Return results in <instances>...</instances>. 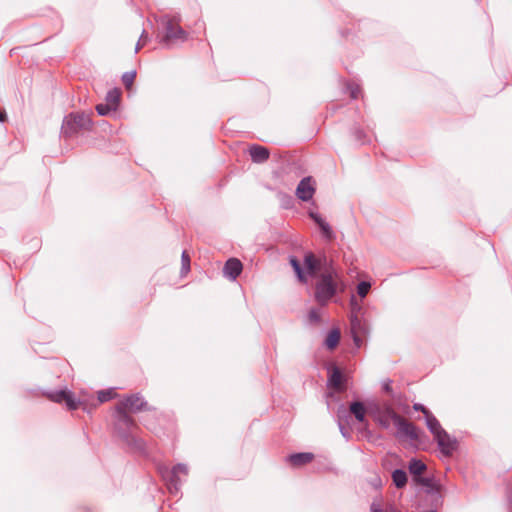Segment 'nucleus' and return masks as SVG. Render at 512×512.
Masks as SVG:
<instances>
[{
    "instance_id": "f257e3e1",
    "label": "nucleus",
    "mask_w": 512,
    "mask_h": 512,
    "mask_svg": "<svg viewBox=\"0 0 512 512\" xmlns=\"http://www.w3.org/2000/svg\"><path fill=\"white\" fill-rule=\"evenodd\" d=\"M162 30L158 33L159 42L166 48H172L178 42H185L187 32L179 25V16L162 15L157 19Z\"/></svg>"
},
{
    "instance_id": "9d476101",
    "label": "nucleus",
    "mask_w": 512,
    "mask_h": 512,
    "mask_svg": "<svg viewBox=\"0 0 512 512\" xmlns=\"http://www.w3.org/2000/svg\"><path fill=\"white\" fill-rule=\"evenodd\" d=\"M394 425L398 430V437H406L411 441H417L419 439V433L416 426L413 423L407 421L402 416L394 422Z\"/></svg>"
},
{
    "instance_id": "79ce46f5",
    "label": "nucleus",
    "mask_w": 512,
    "mask_h": 512,
    "mask_svg": "<svg viewBox=\"0 0 512 512\" xmlns=\"http://www.w3.org/2000/svg\"><path fill=\"white\" fill-rule=\"evenodd\" d=\"M309 216L310 218L314 221V223L317 225L319 224L320 222H322L324 219L321 217L320 214H318L317 212H310L309 213Z\"/></svg>"
},
{
    "instance_id": "2eb2a0df",
    "label": "nucleus",
    "mask_w": 512,
    "mask_h": 512,
    "mask_svg": "<svg viewBox=\"0 0 512 512\" xmlns=\"http://www.w3.org/2000/svg\"><path fill=\"white\" fill-rule=\"evenodd\" d=\"M242 270L243 265L237 258L228 259L223 267L224 275L230 280H236V278L241 274Z\"/></svg>"
},
{
    "instance_id": "f3484780",
    "label": "nucleus",
    "mask_w": 512,
    "mask_h": 512,
    "mask_svg": "<svg viewBox=\"0 0 512 512\" xmlns=\"http://www.w3.org/2000/svg\"><path fill=\"white\" fill-rule=\"evenodd\" d=\"M314 459V454L310 452H299L290 454L287 457L288 462L294 466L299 467L310 463Z\"/></svg>"
},
{
    "instance_id": "39448f33",
    "label": "nucleus",
    "mask_w": 512,
    "mask_h": 512,
    "mask_svg": "<svg viewBox=\"0 0 512 512\" xmlns=\"http://www.w3.org/2000/svg\"><path fill=\"white\" fill-rule=\"evenodd\" d=\"M304 272L306 273V284L309 278H320L324 271H332L335 268L325 254L316 256L313 252H306L303 259Z\"/></svg>"
},
{
    "instance_id": "c9c22d12",
    "label": "nucleus",
    "mask_w": 512,
    "mask_h": 512,
    "mask_svg": "<svg viewBox=\"0 0 512 512\" xmlns=\"http://www.w3.org/2000/svg\"><path fill=\"white\" fill-rule=\"evenodd\" d=\"M347 90L350 94V97L352 99H357L360 93V86L355 83H348L347 84Z\"/></svg>"
},
{
    "instance_id": "4be33fe9",
    "label": "nucleus",
    "mask_w": 512,
    "mask_h": 512,
    "mask_svg": "<svg viewBox=\"0 0 512 512\" xmlns=\"http://www.w3.org/2000/svg\"><path fill=\"white\" fill-rule=\"evenodd\" d=\"M392 481L398 489L404 488L408 481L406 471L400 468L395 469L392 472Z\"/></svg>"
},
{
    "instance_id": "e433bc0d",
    "label": "nucleus",
    "mask_w": 512,
    "mask_h": 512,
    "mask_svg": "<svg viewBox=\"0 0 512 512\" xmlns=\"http://www.w3.org/2000/svg\"><path fill=\"white\" fill-rule=\"evenodd\" d=\"M354 136L356 141L359 142L360 144H365L366 142L369 141L367 135L360 128H355Z\"/></svg>"
},
{
    "instance_id": "f8f14e48",
    "label": "nucleus",
    "mask_w": 512,
    "mask_h": 512,
    "mask_svg": "<svg viewBox=\"0 0 512 512\" xmlns=\"http://www.w3.org/2000/svg\"><path fill=\"white\" fill-rule=\"evenodd\" d=\"M350 326L353 342L356 348L359 349L362 345L361 336L366 334L367 329L361 320L354 314L350 317Z\"/></svg>"
},
{
    "instance_id": "ddd939ff",
    "label": "nucleus",
    "mask_w": 512,
    "mask_h": 512,
    "mask_svg": "<svg viewBox=\"0 0 512 512\" xmlns=\"http://www.w3.org/2000/svg\"><path fill=\"white\" fill-rule=\"evenodd\" d=\"M315 188L311 184V177H304L296 188V196L302 201H309L313 198Z\"/></svg>"
},
{
    "instance_id": "dca6fc26",
    "label": "nucleus",
    "mask_w": 512,
    "mask_h": 512,
    "mask_svg": "<svg viewBox=\"0 0 512 512\" xmlns=\"http://www.w3.org/2000/svg\"><path fill=\"white\" fill-rule=\"evenodd\" d=\"M249 154L254 163H263L269 159V150L261 145L254 144L249 148Z\"/></svg>"
},
{
    "instance_id": "6ab92c4d",
    "label": "nucleus",
    "mask_w": 512,
    "mask_h": 512,
    "mask_svg": "<svg viewBox=\"0 0 512 512\" xmlns=\"http://www.w3.org/2000/svg\"><path fill=\"white\" fill-rule=\"evenodd\" d=\"M408 469H409V472L414 476V479H415V478H419L420 476H422V474L426 471L427 466L423 461H421L417 458H412L409 461Z\"/></svg>"
},
{
    "instance_id": "473e14b6",
    "label": "nucleus",
    "mask_w": 512,
    "mask_h": 512,
    "mask_svg": "<svg viewBox=\"0 0 512 512\" xmlns=\"http://www.w3.org/2000/svg\"><path fill=\"white\" fill-rule=\"evenodd\" d=\"M96 111L100 116H106L112 111H116L115 109H112V106H110L107 103H100L96 106Z\"/></svg>"
},
{
    "instance_id": "58836bf2",
    "label": "nucleus",
    "mask_w": 512,
    "mask_h": 512,
    "mask_svg": "<svg viewBox=\"0 0 512 512\" xmlns=\"http://www.w3.org/2000/svg\"><path fill=\"white\" fill-rule=\"evenodd\" d=\"M416 483L424 486V487H431L432 486V479L427 477L420 476L419 478H415L414 480Z\"/></svg>"
},
{
    "instance_id": "c03bdc74",
    "label": "nucleus",
    "mask_w": 512,
    "mask_h": 512,
    "mask_svg": "<svg viewBox=\"0 0 512 512\" xmlns=\"http://www.w3.org/2000/svg\"><path fill=\"white\" fill-rule=\"evenodd\" d=\"M507 499L510 507L512 508V487H509L507 490Z\"/></svg>"
},
{
    "instance_id": "7c9ffc66",
    "label": "nucleus",
    "mask_w": 512,
    "mask_h": 512,
    "mask_svg": "<svg viewBox=\"0 0 512 512\" xmlns=\"http://www.w3.org/2000/svg\"><path fill=\"white\" fill-rule=\"evenodd\" d=\"M370 511L371 512H398L397 509L390 505L386 510L382 508L381 504L377 502H372L370 505Z\"/></svg>"
},
{
    "instance_id": "cd10ccee",
    "label": "nucleus",
    "mask_w": 512,
    "mask_h": 512,
    "mask_svg": "<svg viewBox=\"0 0 512 512\" xmlns=\"http://www.w3.org/2000/svg\"><path fill=\"white\" fill-rule=\"evenodd\" d=\"M381 414H384L387 417H390L393 423L401 417V415H399L393 409V407L388 403H385L384 405H382V413Z\"/></svg>"
},
{
    "instance_id": "9b49d317",
    "label": "nucleus",
    "mask_w": 512,
    "mask_h": 512,
    "mask_svg": "<svg viewBox=\"0 0 512 512\" xmlns=\"http://www.w3.org/2000/svg\"><path fill=\"white\" fill-rule=\"evenodd\" d=\"M435 441L437 442L440 452L446 457L452 456L454 451H456L458 448L457 439L451 437L447 431L446 435H440L435 439Z\"/></svg>"
},
{
    "instance_id": "a18cd8bd",
    "label": "nucleus",
    "mask_w": 512,
    "mask_h": 512,
    "mask_svg": "<svg viewBox=\"0 0 512 512\" xmlns=\"http://www.w3.org/2000/svg\"><path fill=\"white\" fill-rule=\"evenodd\" d=\"M7 114L5 111H0V122H4L6 120Z\"/></svg>"
},
{
    "instance_id": "2f4dec72",
    "label": "nucleus",
    "mask_w": 512,
    "mask_h": 512,
    "mask_svg": "<svg viewBox=\"0 0 512 512\" xmlns=\"http://www.w3.org/2000/svg\"><path fill=\"white\" fill-rule=\"evenodd\" d=\"M136 77V71H128L122 75V82L125 87H130Z\"/></svg>"
},
{
    "instance_id": "423d86ee",
    "label": "nucleus",
    "mask_w": 512,
    "mask_h": 512,
    "mask_svg": "<svg viewBox=\"0 0 512 512\" xmlns=\"http://www.w3.org/2000/svg\"><path fill=\"white\" fill-rule=\"evenodd\" d=\"M158 470L163 480L166 482L169 492L171 494L178 493L183 483V480L180 478V475H188L187 465L179 463L173 466L171 469L168 468L167 466L162 465L159 466Z\"/></svg>"
},
{
    "instance_id": "c85d7f7f",
    "label": "nucleus",
    "mask_w": 512,
    "mask_h": 512,
    "mask_svg": "<svg viewBox=\"0 0 512 512\" xmlns=\"http://www.w3.org/2000/svg\"><path fill=\"white\" fill-rule=\"evenodd\" d=\"M190 271V257L187 251H183L181 255V274H187Z\"/></svg>"
},
{
    "instance_id": "5701e85b",
    "label": "nucleus",
    "mask_w": 512,
    "mask_h": 512,
    "mask_svg": "<svg viewBox=\"0 0 512 512\" xmlns=\"http://www.w3.org/2000/svg\"><path fill=\"white\" fill-rule=\"evenodd\" d=\"M121 98V90L118 88L111 89L107 92L105 100L106 103L112 106V109L117 110Z\"/></svg>"
},
{
    "instance_id": "72a5a7b5",
    "label": "nucleus",
    "mask_w": 512,
    "mask_h": 512,
    "mask_svg": "<svg viewBox=\"0 0 512 512\" xmlns=\"http://www.w3.org/2000/svg\"><path fill=\"white\" fill-rule=\"evenodd\" d=\"M391 421V418L384 414H381L377 419H375V422L383 429H389L391 426Z\"/></svg>"
},
{
    "instance_id": "bb28decb",
    "label": "nucleus",
    "mask_w": 512,
    "mask_h": 512,
    "mask_svg": "<svg viewBox=\"0 0 512 512\" xmlns=\"http://www.w3.org/2000/svg\"><path fill=\"white\" fill-rule=\"evenodd\" d=\"M367 414H369L374 420L377 419L382 413V405L376 402H369L367 405Z\"/></svg>"
},
{
    "instance_id": "c756f323",
    "label": "nucleus",
    "mask_w": 512,
    "mask_h": 512,
    "mask_svg": "<svg viewBox=\"0 0 512 512\" xmlns=\"http://www.w3.org/2000/svg\"><path fill=\"white\" fill-rule=\"evenodd\" d=\"M371 288V283L368 281H361L357 285V294L364 298L368 294L369 290Z\"/></svg>"
},
{
    "instance_id": "a878e982",
    "label": "nucleus",
    "mask_w": 512,
    "mask_h": 512,
    "mask_svg": "<svg viewBox=\"0 0 512 512\" xmlns=\"http://www.w3.org/2000/svg\"><path fill=\"white\" fill-rule=\"evenodd\" d=\"M116 396H117V393L115 392L114 388L100 390L98 392V400L101 403L108 402V401L116 398Z\"/></svg>"
},
{
    "instance_id": "393cba45",
    "label": "nucleus",
    "mask_w": 512,
    "mask_h": 512,
    "mask_svg": "<svg viewBox=\"0 0 512 512\" xmlns=\"http://www.w3.org/2000/svg\"><path fill=\"white\" fill-rule=\"evenodd\" d=\"M317 226L319 227L321 234L326 241L331 242L335 239L336 236L334 231L325 220L317 224Z\"/></svg>"
},
{
    "instance_id": "4c0bfd02",
    "label": "nucleus",
    "mask_w": 512,
    "mask_h": 512,
    "mask_svg": "<svg viewBox=\"0 0 512 512\" xmlns=\"http://www.w3.org/2000/svg\"><path fill=\"white\" fill-rule=\"evenodd\" d=\"M147 40H148V34L146 33L145 30H143L142 34L136 44V47H135L136 53L142 48V46L146 43Z\"/></svg>"
},
{
    "instance_id": "37998d69",
    "label": "nucleus",
    "mask_w": 512,
    "mask_h": 512,
    "mask_svg": "<svg viewBox=\"0 0 512 512\" xmlns=\"http://www.w3.org/2000/svg\"><path fill=\"white\" fill-rule=\"evenodd\" d=\"M350 303H351L353 311H360L361 307L356 302V298L354 295L351 296Z\"/></svg>"
},
{
    "instance_id": "aec40b11",
    "label": "nucleus",
    "mask_w": 512,
    "mask_h": 512,
    "mask_svg": "<svg viewBox=\"0 0 512 512\" xmlns=\"http://www.w3.org/2000/svg\"><path fill=\"white\" fill-rule=\"evenodd\" d=\"M289 263L293 268L298 281L302 284H306V273L304 272L303 264H301V262L295 256L290 257Z\"/></svg>"
},
{
    "instance_id": "7ed1b4c3",
    "label": "nucleus",
    "mask_w": 512,
    "mask_h": 512,
    "mask_svg": "<svg viewBox=\"0 0 512 512\" xmlns=\"http://www.w3.org/2000/svg\"><path fill=\"white\" fill-rule=\"evenodd\" d=\"M92 113L72 112L64 117L61 126V136L69 139L78 135L81 131H90L93 126Z\"/></svg>"
},
{
    "instance_id": "0eeeda50",
    "label": "nucleus",
    "mask_w": 512,
    "mask_h": 512,
    "mask_svg": "<svg viewBox=\"0 0 512 512\" xmlns=\"http://www.w3.org/2000/svg\"><path fill=\"white\" fill-rule=\"evenodd\" d=\"M115 410H122L126 412L129 410L132 412H139L154 410V408L149 406L145 399L139 393H136L129 395L125 397L123 400H121L116 405Z\"/></svg>"
},
{
    "instance_id": "a211bd4d",
    "label": "nucleus",
    "mask_w": 512,
    "mask_h": 512,
    "mask_svg": "<svg viewBox=\"0 0 512 512\" xmlns=\"http://www.w3.org/2000/svg\"><path fill=\"white\" fill-rule=\"evenodd\" d=\"M425 422L428 430L433 434L434 439L440 435H446V430L442 428L440 422L432 413L426 415Z\"/></svg>"
},
{
    "instance_id": "20e7f679",
    "label": "nucleus",
    "mask_w": 512,
    "mask_h": 512,
    "mask_svg": "<svg viewBox=\"0 0 512 512\" xmlns=\"http://www.w3.org/2000/svg\"><path fill=\"white\" fill-rule=\"evenodd\" d=\"M336 270L324 271L315 285L314 298L318 304L325 306L337 294Z\"/></svg>"
},
{
    "instance_id": "4468645a",
    "label": "nucleus",
    "mask_w": 512,
    "mask_h": 512,
    "mask_svg": "<svg viewBox=\"0 0 512 512\" xmlns=\"http://www.w3.org/2000/svg\"><path fill=\"white\" fill-rule=\"evenodd\" d=\"M349 413L352 414L358 422L365 424V431L367 433H370V431L367 428L368 422L366 420L367 407L363 402H351L349 405Z\"/></svg>"
},
{
    "instance_id": "6e6552de",
    "label": "nucleus",
    "mask_w": 512,
    "mask_h": 512,
    "mask_svg": "<svg viewBox=\"0 0 512 512\" xmlns=\"http://www.w3.org/2000/svg\"><path fill=\"white\" fill-rule=\"evenodd\" d=\"M328 378L327 386L337 392H345L347 389L348 377L344 372L335 364H331L327 367Z\"/></svg>"
},
{
    "instance_id": "1a4fd4ad",
    "label": "nucleus",
    "mask_w": 512,
    "mask_h": 512,
    "mask_svg": "<svg viewBox=\"0 0 512 512\" xmlns=\"http://www.w3.org/2000/svg\"><path fill=\"white\" fill-rule=\"evenodd\" d=\"M49 400L56 403H65L68 410H76L80 406V401L76 400L72 392L67 389H60L57 391L44 392Z\"/></svg>"
},
{
    "instance_id": "412c9836",
    "label": "nucleus",
    "mask_w": 512,
    "mask_h": 512,
    "mask_svg": "<svg viewBox=\"0 0 512 512\" xmlns=\"http://www.w3.org/2000/svg\"><path fill=\"white\" fill-rule=\"evenodd\" d=\"M337 417H338V426H339L341 435L346 440H349L351 438V433L349 432L348 428H346L345 425L343 424V420H344V418H348V414H347V411L344 409L343 405H341L339 407L338 412H337Z\"/></svg>"
},
{
    "instance_id": "f03ea898",
    "label": "nucleus",
    "mask_w": 512,
    "mask_h": 512,
    "mask_svg": "<svg viewBox=\"0 0 512 512\" xmlns=\"http://www.w3.org/2000/svg\"><path fill=\"white\" fill-rule=\"evenodd\" d=\"M115 412L116 420L114 428L117 435L130 448L136 451H144L145 442L133 434V430L137 428L135 420L126 411L115 410Z\"/></svg>"
},
{
    "instance_id": "f704fd0d",
    "label": "nucleus",
    "mask_w": 512,
    "mask_h": 512,
    "mask_svg": "<svg viewBox=\"0 0 512 512\" xmlns=\"http://www.w3.org/2000/svg\"><path fill=\"white\" fill-rule=\"evenodd\" d=\"M308 320L310 323L312 324H318L320 323L321 321V316H320V312L318 309L316 308H312L309 310V313H308Z\"/></svg>"
},
{
    "instance_id": "ea45409f",
    "label": "nucleus",
    "mask_w": 512,
    "mask_h": 512,
    "mask_svg": "<svg viewBox=\"0 0 512 512\" xmlns=\"http://www.w3.org/2000/svg\"><path fill=\"white\" fill-rule=\"evenodd\" d=\"M413 409L415 411H421L424 414V418L426 417V415H429V413H432L426 406H424L421 403H415L413 405Z\"/></svg>"
},
{
    "instance_id": "a19ab883",
    "label": "nucleus",
    "mask_w": 512,
    "mask_h": 512,
    "mask_svg": "<svg viewBox=\"0 0 512 512\" xmlns=\"http://www.w3.org/2000/svg\"><path fill=\"white\" fill-rule=\"evenodd\" d=\"M382 389L384 392H386L387 394L393 396V389H392V381L391 380H387L383 383L382 385Z\"/></svg>"
},
{
    "instance_id": "b1692460",
    "label": "nucleus",
    "mask_w": 512,
    "mask_h": 512,
    "mask_svg": "<svg viewBox=\"0 0 512 512\" xmlns=\"http://www.w3.org/2000/svg\"><path fill=\"white\" fill-rule=\"evenodd\" d=\"M340 331L338 329H332L326 339H325V345L328 349L333 350L337 347L340 341Z\"/></svg>"
}]
</instances>
